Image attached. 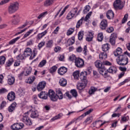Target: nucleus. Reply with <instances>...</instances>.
Listing matches in <instances>:
<instances>
[{
    "label": "nucleus",
    "instance_id": "obj_19",
    "mask_svg": "<svg viewBox=\"0 0 130 130\" xmlns=\"http://www.w3.org/2000/svg\"><path fill=\"white\" fill-rule=\"evenodd\" d=\"M106 16L109 20H112L114 18V12L112 10H108L107 12Z\"/></svg>",
    "mask_w": 130,
    "mask_h": 130
},
{
    "label": "nucleus",
    "instance_id": "obj_9",
    "mask_svg": "<svg viewBox=\"0 0 130 130\" xmlns=\"http://www.w3.org/2000/svg\"><path fill=\"white\" fill-rule=\"evenodd\" d=\"M116 38H117V34L116 33H113L111 34L109 40V42L111 45H115Z\"/></svg>",
    "mask_w": 130,
    "mask_h": 130
},
{
    "label": "nucleus",
    "instance_id": "obj_54",
    "mask_svg": "<svg viewBox=\"0 0 130 130\" xmlns=\"http://www.w3.org/2000/svg\"><path fill=\"white\" fill-rule=\"evenodd\" d=\"M78 12V8L77 7L73 8L70 11V13L73 15V16H75V15L77 14V12Z\"/></svg>",
    "mask_w": 130,
    "mask_h": 130
},
{
    "label": "nucleus",
    "instance_id": "obj_14",
    "mask_svg": "<svg viewBox=\"0 0 130 130\" xmlns=\"http://www.w3.org/2000/svg\"><path fill=\"white\" fill-rule=\"evenodd\" d=\"M45 86H46V82L45 81H41L39 83L37 86V90L38 91H42L43 89L45 88Z\"/></svg>",
    "mask_w": 130,
    "mask_h": 130
},
{
    "label": "nucleus",
    "instance_id": "obj_1",
    "mask_svg": "<svg viewBox=\"0 0 130 130\" xmlns=\"http://www.w3.org/2000/svg\"><path fill=\"white\" fill-rule=\"evenodd\" d=\"M126 55L129 57L130 56V53L127 52V51H125L123 54L119 55L116 60L117 63L119 66H125L127 64L128 58Z\"/></svg>",
    "mask_w": 130,
    "mask_h": 130
},
{
    "label": "nucleus",
    "instance_id": "obj_16",
    "mask_svg": "<svg viewBox=\"0 0 130 130\" xmlns=\"http://www.w3.org/2000/svg\"><path fill=\"white\" fill-rule=\"evenodd\" d=\"M16 98V94L13 91L9 92L7 95V99L9 101H14Z\"/></svg>",
    "mask_w": 130,
    "mask_h": 130
},
{
    "label": "nucleus",
    "instance_id": "obj_13",
    "mask_svg": "<svg viewBox=\"0 0 130 130\" xmlns=\"http://www.w3.org/2000/svg\"><path fill=\"white\" fill-rule=\"evenodd\" d=\"M109 49H110V45L109 44L107 43L102 45V50L104 52L109 53Z\"/></svg>",
    "mask_w": 130,
    "mask_h": 130
},
{
    "label": "nucleus",
    "instance_id": "obj_32",
    "mask_svg": "<svg viewBox=\"0 0 130 130\" xmlns=\"http://www.w3.org/2000/svg\"><path fill=\"white\" fill-rule=\"evenodd\" d=\"M74 43H75V37H74L68 39L67 41V44L69 45V46L73 45Z\"/></svg>",
    "mask_w": 130,
    "mask_h": 130
},
{
    "label": "nucleus",
    "instance_id": "obj_61",
    "mask_svg": "<svg viewBox=\"0 0 130 130\" xmlns=\"http://www.w3.org/2000/svg\"><path fill=\"white\" fill-rule=\"evenodd\" d=\"M100 74H101V75L103 76L105 72H106V69H105L104 66L103 67V68H100Z\"/></svg>",
    "mask_w": 130,
    "mask_h": 130
},
{
    "label": "nucleus",
    "instance_id": "obj_27",
    "mask_svg": "<svg viewBox=\"0 0 130 130\" xmlns=\"http://www.w3.org/2000/svg\"><path fill=\"white\" fill-rule=\"evenodd\" d=\"M39 98L41 99L46 100L48 96V94L46 93L45 91H41L40 94H38Z\"/></svg>",
    "mask_w": 130,
    "mask_h": 130
},
{
    "label": "nucleus",
    "instance_id": "obj_39",
    "mask_svg": "<svg viewBox=\"0 0 130 130\" xmlns=\"http://www.w3.org/2000/svg\"><path fill=\"white\" fill-rule=\"evenodd\" d=\"M92 117H88L86 118V119L83 122V123L85 124H90L91 122H92Z\"/></svg>",
    "mask_w": 130,
    "mask_h": 130
},
{
    "label": "nucleus",
    "instance_id": "obj_37",
    "mask_svg": "<svg viewBox=\"0 0 130 130\" xmlns=\"http://www.w3.org/2000/svg\"><path fill=\"white\" fill-rule=\"evenodd\" d=\"M47 48H51V47L53 45V41L51 40L48 41L46 44Z\"/></svg>",
    "mask_w": 130,
    "mask_h": 130
},
{
    "label": "nucleus",
    "instance_id": "obj_43",
    "mask_svg": "<svg viewBox=\"0 0 130 130\" xmlns=\"http://www.w3.org/2000/svg\"><path fill=\"white\" fill-rule=\"evenodd\" d=\"M35 79H36V78L34 76H30L29 78H28V84H32V83H33V82L35 81Z\"/></svg>",
    "mask_w": 130,
    "mask_h": 130
},
{
    "label": "nucleus",
    "instance_id": "obj_59",
    "mask_svg": "<svg viewBox=\"0 0 130 130\" xmlns=\"http://www.w3.org/2000/svg\"><path fill=\"white\" fill-rule=\"evenodd\" d=\"M74 15H73L71 12H69L68 13V14L67 15V20H71V19H73V18H74Z\"/></svg>",
    "mask_w": 130,
    "mask_h": 130
},
{
    "label": "nucleus",
    "instance_id": "obj_34",
    "mask_svg": "<svg viewBox=\"0 0 130 130\" xmlns=\"http://www.w3.org/2000/svg\"><path fill=\"white\" fill-rule=\"evenodd\" d=\"M7 58L5 56H0V66H4L6 62Z\"/></svg>",
    "mask_w": 130,
    "mask_h": 130
},
{
    "label": "nucleus",
    "instance_id": "obj_25",
    "mask_svg": "<svg viewBox=\"0 0 130 130\" xmlns=\"http://www.w3.org/2000/svg\"><path fill=\"white\" fill-rule=\"evenodd\" d=\"M67 79L61 78L59 80V84L61 87H66L67 86Z\"/></svg>",
    "mask_w": 130,
    "mask_h": 130
},
{
    "label": "nucleus",
    "instance_id": "obj_3",
    "mask_svg": "<svg viewBox=\"0 0 130 130\" xmlns=\"http://www.w3.org/2000/svg\"><path fill=\"white\" fill-rule=\"evenodd\" d=\"M19 10V3L15 2L13 3H11L8 7V11L9 14H14L16 13L17 11Z\"/></svg>",
    "mask_w": 130,
    "mask_h": 130
},
{
    "label": "nucleus",
    "instance_id": "obj_46",
    "mask_svg": "<svg viewBox=\"0 0 130 130\" xmlns=\"http://www.w3.org/2000/svg\"><path fill=\"white\" fill-rule=\"evenodd\" d=\"M103 33H99L98 35V41H99V42H101V41L103 40Z\"/></svg>",
    "mask_w": 130,
    "mask_h": 130
},
{
    "label": "nucleus",
    "instance_id": "obj_50",
    "mask_svg": "<svg viewBox=\"0 0 130 130\" xmlns=\"http://www.w3.org/2000/svg\"><path fill=\"white\" fill-rule=\"evenodd\" d=\"M70 92L73 97L76 98L78 96V92L77 91V90L72 89Z\"/></svg>",
    "mask_w": 130,
    "mask_h": 130
},
{
    "label": "nucleus",
    "instance_id": "obj_40",
    "mask_svg": "<svg viewBox=\"0 0 130 130\" xmlns=\"http://www.w3.org/2000/svg\"><path fill=\"white\" fill-rule=\"evenodd\" d=\"M84 36V31H80L78 32V40H83V37Z\"/></svg>",
    "mask_w": 130,
    "mask_h": 130
},
{
    "label": "nucleus",
    "instance_id": "obj_56",
    "mask_svg": "<svg viewBox=\"0 0 130 130\" xmlns=\"http://www.w3.org/2000/svg\"><path fill=\"white\" fill-rule=\"evenodd\" d=\"M96 90H97L96 88L91 87L89 91V95H92V94H94V93H95V92L96 91Z\"/></svg>",
    "mask_w": 130,
    "mask_h": 130
},
{
    "label": "nucleus",
    "instance_id": "obj_57",
    "mask_svg": "<svg viewBox=\"0 0 130 130\" xmlns=\"http://www.w3.org/2000/svg\"><path fill=\"white\" fill-rule=\"evenodd\" d=\"M70 7V5H67L66 6L63 10L62 11V12H61L60 15L59 16V17H61L62 16V15H63V14H64V12H66V11H67V9H69Z\"/></svg>",
    "mask_w": 130,
    "mask_h": 130
},
{
    "label": "nucleus",
    "instance_id": "obj_15",
    "mask_svg": "<svg viewBox=\"0 0 130 130\" xmlns=\"http://www.w3.org/2000/svg\"><path fill=\"white\" fill-rule=\"evenodd\" d=\"M87 76H88V73L86 71L84 72H82L80 73V75L79 76L80 79H81V81H87Z\"/></svg>",
    "mask_w": 130,
    "mask_h": 130
},
{
    "label": "nucleus",
    "instance_id": "obj_60",
    "mask_svg": "<svg viewBox=\"0 0 130 130\" xmlns=\"http://www.w3.org/2000/svg\"><path fill=\"white\" fill-rule=\"evenodd\" d=\"M32 99L35 104H38V99L37 95H34L32 96Z\"/></svg>",
    "mask_w": 130,
    "mask_h": 130
},
{
    "label": "nucleus",
    "instance_id": "obj_20",
    "mask_svg": "<svg viewBox=\"0 0 130 130\" xmlns=\"http://www.w3.org/2000/svg\"><path fill=\"white\" fill-rule=\"evenodd\" d=\"M30 117L31 118H36L39 116V114H38V112L37 110L31 109L30 111Z\"/></svg>",
    "mask_w": 130,
    "mask_h": 130
},
{
    "label": "nucleus",
    "instance_id": "obj_11",
    "mask_svg": "<svg viewBox=\"0 0 130 130\" xmlns=\"http://www.w3.org/2000/svg\"><path fill=\"white\" fill-rule=\"evenodd\" d=\"M108 26V23L107 22V20L106 19L103 20L100 25V27L102 30H106V28Z\"/></svg>",
    "mask_w": 130,
    "mask_h": 130
},
{
    "label": "nucleus",
    "instance_id": "obj_49",
    "mask_svg": "<svg viewBox=\"0 0 130 130\" xmlns=\"http://www.w3.org/2000/svg\"><path fill=\"white\" fill-rule=\"evenodd\" d=\"M56 70H57V67L54 66L50 69L49 72L50 74H53V73L56 72Z\"/></svg>",
    "mask_w": 130,
    "mask_h": 130
},
{
    "label": "nucleus",
    "instance_id": "obj_36",
    "mask_svg": "<svg viewBox=\"0 0 130 130\" xmlns=\"http://www.w3.org/2000/svg\"><path fill=\"white\" fill-rule=\"evenodd\" d=\"M73 77L74 79L76 80H78L79 79V77H80V71H75L73 74Z\"/></svg>",
    "mask_w": 130,
    "mask_h": 130
},
{
    "label": "nucleus",
    "instance_id": "obj_58",
    "mask_svg": "<svg viewBox=\"0 0 130 130\" xmlns=\"http://www.w3.org/2000/svg\"><path fill=\"white\" fill-rule=\"evenodd\" d=\"M77 57H76V55L72 54V55H70L69 56V60L70 61H74V60L76 61V59Z\"/></svg>",
    "mask_w": 130,
    "mask_h": 130
},
{
    "label": "nucleus",
    "instance_id": "obj_64",
    "mask_svg": "<svg viewBox=\"0 0 130 130\" xmlns=\"http://www.w3.org/2000/svg\"><path fill=\"white\" fill-rule=\"evenodd\" d=\"M113 31H114V28L113 27H110L106 30L107 33H112Z\"/></svg>",
    "mask_w": 130,
    "mask_h": 130
},
{
    "label": "nucleus",
    "instance_id": "obj_23",
    "mask_svg": "<svg viewBox=\"0 0 130 130\" xmlns=\"http://www.w3.org/2000/svg\"><path fill=\"white\" fill-rule=\"evenodd\" d=\"M95 67L97 68V69H103V67H104V64L102 63V62L100 61V60H97L94 62Z\"/></svg>",
    "mask_w": 130,
    "mask_h": 130
},
{
    "label": "nucleus",
    "instance_id": "obj_47",
    "mask_svg": "<svg viewBox=\"0 0 130 130\" xmlns=\"http://www.w3.org/2000/svg\"><path fill=\"white\" fill-rule=\"evenodd\" d=\"M34 31V29H30L28 31H27L24 36L23 39L27 38L29 35Z\"/></svg>",
    "mask_w": 130,
    "mask_h": 130
},
{
    "label": "nucleus",
    "instance_id": "obj_52",
    "mask_svg": "<svg viewBox=\"0 0 130 130\" xmlns=\"http://www.w3.org/2000/svg\"><path fill=\"white\" fill-rule=\"evenodd\" d=\"M24 59L25 57H24V55L22 54H20L16 56V59H17V60H23V59Z\"/></svg>",
    "mask_w": 130,
    "mask_h": 130
},
{
    "label": "nucleus",
    "instance_id": "obj_33",
    "mask_svg": "<svg viewBox=\"0 0 130 130\" xmlns=\"http://www.w3.org/2000/svg\"><path fill=\"white\" fill-rule=\"evenodd\" d=\"M20 38H21V37H18L15 39L11 40L9 42V44L10 45H13V44H15L16 43V42H17V41H18L19 40V39H20Z\"/></svg>",
    "mask_w": 130,
    "mask_h": 130
},
{
    "label": "nucleus",
    "instance_id": "obj_41",
    "mask_svg": "<svg viewBox=\"0 0 130 130\" xmlns=\"http://www.w3.org/2000/svg\"><path fill=\"white\" fill-rule=\"evenodd\" d=\"M14 62V59L10 58L6 62V66L7 67H11L13 63Z\"/></svg>",
    "mask_w": 130,
    "mask_h": 130
},
{
    "label": "nucleus",
    "instance_id": "obj_38",
    "mask_svg": "<svg viewBox=\"0 0 130 130\" xmlns=\"http://www.w3.org/2000/svg\"><path fill=\"white\" fill-rule=\"evenodd\" d=\"M62 117V114L60 113L58 114L57 115L54 116L51 119L52 121H54V120H56V119H59L60 118H61Z\"/></svg>",
    "mask_w": 130,
    "mask_h": 130
},
{
    "label": "nucleus",
    "instance_id": "obj_45",
    "mask_svg": "<svg viewBox=\"0 0 130 130\" xmlns=\"http://www.w3.org/2000/svg\"><path fill=\"white\" fill-rule=\"evenodd\" d=\"M90 10H91V7H90L89 5L86 6L83 10V14H87V13H88Z\"/></svg>",
    "mask_w": 130,
    "mask_h": 130
},
{
    "label": "nucleus",
    "instance_id": "obj_53",
    "mask_svg": "<svg viewBox=\"0 0 130 130\" xmlns=\"http://www.w3.org/2000/svg\"><path fill=\"white\" fill-rule=\"evenodd\" d=\"M127 19H128V14H125L123 19L122 20V24H124L127 21Z\"/></svg>",
    "mask_w": 130,
    "mask_h": 130
},
{
    "label": "nucleus",
    "instance_id": "obj_42",
    "mask_svg": "<svg viewBox=\"0 0 130 130\" xmlns=\"http://www.w3.org/2000/svg\"><path fill=\"white\" fill-rule=\"evenodd\" d=\"M47 61L46 60H42L39 64L38 67L39 68H43L45 64H46Z\"/></svg>",
    "mask_w": 130,
    "mask_h": 130
},
{
    "label": "nucleus",
    "instance_id": "obj_21",
    "mask_svg": "<svg viewBox=\"0 0 130 130\" xmlns=\"http://www.w3.org/2000/svg\"><path fill=\"white\" fill-rule=\"evenodd\" d=\"M107 72L110 74H112V75H114V74H116L117 72V69L116 67L114 66L111 67L107 70Z\"/></svg>",
    "mask_w": 130,
    "mask_h": 130
},
{
    "label": "nucleus",
    "instance_id": "obj_17",
    "mask_svg": "<svg viewBox=\"0 0 130 130\" xmlns=\"http://www.w3.org/2000/svg\"><path fill=\"white\" fill-rule=\"evenodd\" d=\"M68 72V68L64 67H61L58 69V74L62 76Z\"/></svg>",
    "mask_w": 130,
    "mask_h": 130
},
{
    "label": "nucleus",
    "instance_id": "obj_8",
    "mask_svg": "<svg viewBox=\"0 0 130 130\" xmlns=\"http://www.w3.org/2000/svg\"><path fill=\"white\" fill-rule=\"evenodd\" d=\"M75 63L77 68H83L84 67L85 61L83 59L78 57L75 59Z\"/></svg>",
    "mask_w": 130,
    "mask_h": 130
},
{
    "label": "nucleus",
    "instance_id": "obj_35",
    "mask_svg": "<svg viewBox=\"0 0 130 130\" xmlns=\"http://www.w3.org/2000/svg\"><path fill=\"white\" fill-rule=\"evenodd\" d=\"M56 95L57 96V99L61 100L63 98L62 92L60 90L57 91V93Z\"/></svg>",
    "mask_w": 130,
    "mask_h": 130
},
{
    "label": "nucleus",
    "instance_id": "obj_2",
    "mask_svg": "<svg viewBox=\"0 0 130 130\" xmlns=\"http://www.w3.org/2000/svg\"><path fill=\"white\" fill-rule=\"evenodd\" d=\"M93 14V12L92 11L89 12L85 16V17H82L80 20H79L76 24V28L77 29H79L82 25H83V22H87V23H89L90 22V20L89 19H90V17L92 16V14Z\"/></svg>",
    "mask_w": 130,
    "mask_h": 130
},
{
    "label": "nucleus",
    "instance_id": "obj_6",
    "mask_svg": "<svg viewBox=\"0 0 130 130\" xmlns=\"http://www.w3.org/2000/svg\"><path fill=\"white\" fill-rule=\"evenodd\" d=\"M113 7L115 10H122L123 4L121 3V0H116L113 3Z\"/></svg>",
    "mask_w": 130,
    "mask_h": 130
},
{
    "label": "nucleus",
    "instance_id": "obj_63",
    "mask_svg": "<svg viewBox=\"0 0 130 130\" xmlns=\"http://www.w3.org/2000/svg\"><path fill=\"white\" fill-rule=\"evenodd\" d=\"M7 92H8V90H7V89L5 88H2L1 89H0V94H5V93H7Z\"/></svg>",
    "mask_w": 130,
    "mask_h": 130
},
{
    "label": "nucleus",
    "instance_id": "obj_22",
    "mask_svg": "<svg viewBox=\"0 0 130 130\" xmlns=\"http://www.w3.org/2000/svg\"><path fill=\"white\" fill-rule=\"evenodd\" d=\"M8 83L9 85H14L15 83V77L11 75H8Z\"/></svg>",
    "mask_w": 130,
    "mask_h": 130
},
{
    "label": "nucleus",
    "instance_id": "obj_5",
    "mask_svg": "<svg viewBox=\"0 0 130 130\" xmlns=\"http://www.w3.org/2000/svg\"><path fill=\"white\" fill-rule=\"evenodd\" d=\"M28 113H29L28 112L25 113L23 115V122L25 123L26 125H28V126H30V125H32V121L29 118L28 116Z\"/></svg>",
    "mask_w": 130,
    "mask_h": 130
},
{
    "label": "nucleus",
    "instance_id": "obj_48",
    "mask_svg": "<svg viewBox=\"0 0 130 130\" xmlns=\"http://www.w3.org/2000/svg\"><path fill=\"white\" fill-rule=\"evenodd\" d=\"M74 31H75V28H70L67 31V35H68V36H70V35H72V34L74 33Z\"/></svg>",
    "mask_w": 130,
    "mask_h": 130
},
{
    "label": "nucleus",
    "instance_id": "obj_51",
    "mask_svg": "<svg viewBox=\"0 0 130 130\" xmlns=\"http://www.w3.org/2000/svg\"><path fill=\"white\" fill-rule=\"evenodd\" d=\"M45 45V42L42 41L39 43L38 47L39 50L42 48Z\"/></svg>",
    "mask_w": 130,
    "mask_h": 130
},
{
    "label": "nucleus",
    "instance_id": "obj_44",
    "mask_svg": "<svg viewBox=\"0 0 130 130\" xmlns=\"http://www.w3.org/2000/svg\"><path fill=\"white\" fill-rule=\"evenodd\" d=\"M26 74L24 76H29L31 73H32V68L31 67H28L26 68L25 71Z\"/></svg>",
    "mask_w": 130,
    "mask_h": 130
},
{
    "label": "nucleus",
    "instance_id": "obj_7",
    "mask_svg": "<svg viewBox=\"0 0 130 130\" xmlns=\"http://www.w3.org/2000/svg\"><path fill=\"white\" fill-rule=\"evenodd\" d=\"M24 127L23 123H15L11 126V128L12 130H20Z\"/></svg>",
    "mask_w": 130,
    "mask_h": 130
},
{
    "label": "nucleus",
    "instance_id": "obj_31",
    "mask_svg": "<svg viewBox=\"0 0 130 130\" xmlns=\"http://www.w3.org/2000/svg\"><path fill=\"white\" fill-rule=\"evenodd\" d=\"M38 51H37V49L34 48L32 51V53H31V55H30L29 57V59H33L36 55H37V53Z\"/></svg>",
    "mask_w": 130,
    "mask_h": 130
},
{
    "label": "nucleus",
    "instance_id": "obj_10",
    "mask_svg": "<svg viewBox=\"0 0 130 130\" xmlns=\"http://www.w3.org/2000/svg\"><path fill=\"white\" fill-rule=\"evenodd\" d=\"M12 23L13 25H17L20 23V15L19 14H15L13 16Z\"/></svg>",
    "mask_w": 130,
    "mask_h": 130
},
{
    "label": "nucleus",
    "instance_id": "obj_62",
    "mask_svg": "<svg viewBox=\"0 0 130 130\" xmlns=\"http://www.w3.org/2000/svg\"><path fill=\"white\" fill-rule=\"evenodd\" d=\"M128 119H129V117L128 116H124L123 117H122V118H121V121L125 122L127 121V120H128Z\"/></svg>",
    "mask_w": 130,
    "mask_h": 130
},
{
    "label": "nucleus",
    "instance_id": "obj_24",
    "mask_svg": "<svg viewBox=\"0 0 130 130\" xmlns=\"http://www.w3.org/2000/svg\"><path fill=\"white\" fill-rule=\"evenodd\" d=\"M107 53L106 52H101L99 54L100 60H105L107 58Z\"/></svg>",
    "mask_w": 130,
    "mask_h": 130
},
{
    "label": "nucleus",
    "instance_id": "obj_18",
    "mask_svg": "<svg viewBox=\"0 0 130 130\" xmlns=\"http://www.w3.org/2000/svg\"><path fill=\"white\" fill-rule=\"evenodd\" d=\"M23 54L25 57L31 56L32 54V49H31L30 48H26L24 51Z\"/></svg>",
    "mask_w": 130,
    "mask_h": 130
},
{
    "label": "nucleus",
    "instance_id": "obj_55",
    "mask_svg": "<svg viewBox=\"0 0 130 130\" xmlns=\"http://www.w3.org/2000/svg\"><path fill=\"white\" fill-rule=\"evenodd\" d=\"M47 14H48V12H47V11H46V12L41 13L38 16V19H41V18H43L44 17H45V15H47Z\"/></svg>",
    "mask_w": 130,
    "mask_h": 130
},
{
    "label": "nucleus",
    "instance_id": "obj_29",
    "mask_svg": "<svg viewBox=\"0 0 130 130\" xmlns=\"http://www.w3.org/2000/svg\"><path fill=\"white\" fill-rule=\"evenodd\" d=\"M55 0H46L44 3V7H49L53 5V3Z\"/></svg>",
    "mask_w": 130,
    "mask_h": 130
},
{
    "label": "nucleus",
    "instance_id": "obj_30",
    "mask_svg": "<svg viewBox=\"0 0 130 130\" xmlns=\"http://www.w3.org/2000/svg\"><path fill=\"white\" fill-rule=\"evenodd\" d=\"M93 37H94V36L92 32H89L86 38V41H88V42L92 41L93 40Z\"/></svg>",
    "mask_w": 130,
    "mask_h": 130
},
{
    "label": "nucleus",
    "instance_id": "obj_12",
    "mask_svg": "<svg viewBox=\"0 0 130 130\" xmlns=\"http://www.w3.org/2000/svg\"><path fill=\"white\" fill-rule=\"evenodd\" d=\"M87 84H88V81H82V83H79L77 84V88L78 90H83L87 86Z\"/></svg>",
    "mask_w": 130,
    "mask_h": 130
},
{
    "label": "nucleus",
    "instance_id": "obj_26",
    "mask_svg": "<svg viewBox=\"0 0 130 130\" xmlns=\"http://www.w3.org/2000/svg\"><path fill=\"white\" fill-rule=\"evenodd\" d=\"M16 107H17V103H12L9 107H8V111L9 112H13V111H15L16 109Z\"/></svg>",
    "mask_w": 130,
    "mask_h": 130
},
{
    "label": "nucleus",
    "instance_id": "obj_28",
    "mask_svg": "<svg viewBox=\"0 0 130 130\" xmlns=\"http://www.w3.org/2000/svg\"><path fill=\"white\" fill-rule=\"evenodd\" d=\"M121 53H122V49L118 47L117 49L114 51V55L115 56H119V55H121Z\"/></svg>",
    "mask_w": 130,
    "mask_h": 130
},
{
    "label": "nucleus",
    "instance_id": "obj_4",
    "mask_svg": "<svg viewBox=\"0 0 130 130\" xmlns=\"http://www.w3.org/2000/svg\"><path fill=\"white\" fill-rule=\"evenodd\" d=\"M48 96H49L51 101L53 102H56L57 101V95L52 89H49L48 93Z\"/></svg>",
    "mask_w": 130,
    "mask_h": 130
}]
</instances>
